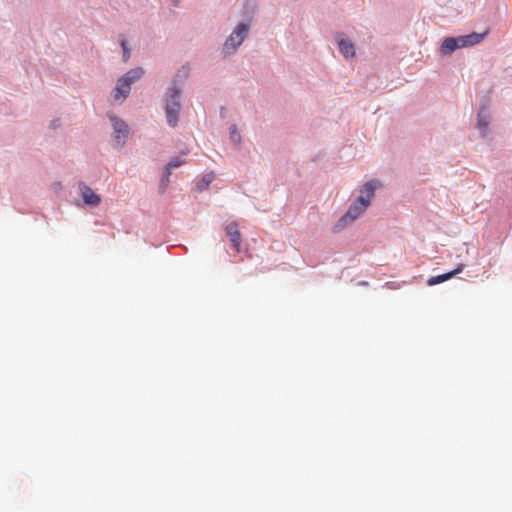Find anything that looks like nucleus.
Wrapping results in <instances>:
<instances>
[{"mask_svg":"<svg viewBox=\"0 0 512 512\" xmlns=\"http://www.w3.org/2000/svg\"><path fill=\"white\" fill-rule=\"evenodd\" d=\"M456 49H457V44H456V40L454 39V37L446 38L443 41L441 48H440L441 53L445 54V55L451 54Z\"/></svg>","mask_w":512,"mask_h":512,"instance_id":"nucleus-13","label":"nucleus"},{"mask_svg":"<svg viewBox=\"0 0 512 512\" xmlns=\"http://www.w3.org/2000/svg\"><path fill=\"white\" fill-rule=\"evenodd\" d=\"M120 44L122 46V49H123V58L125 61H127L130 57V50L129 48L127 47V42H126V39L124 36H120Z\"/></svg>","mask_w":512,"mask_h":512,"instance_id":"nucleus-15","label":"nucleus"},{"mask_svg":"<svg viewBox=\"0 0 512 512\" xmlns=\"http://www.w3.org/2000/svg\"><path fill=\"white\" fill-rule=\"evenodd\" d=\"M227 236L229 237L234 249L237 252L241 250V234L238 229V225L235 222L229 223L225 227Z\"/></svg>","mask_w":512,"mask_h":512,"instance_id":"nucleus-8","label":"nucleus"},{"mask_svg":"<svg viewBox=\"0 0 512 512\" xmlns=\"http://www.w3.org/2000/svg\"><path fill=\"white\" fill-rule=\"evenodd\" d=\"M230 134H231V139L234 141V142H237L240 138L239 134L237 133V130H236V126L235 125H232L230 127Z\"/></svg>","mask_w":512,"mask_h":512,"instance_id":"nucleus-17","label":"nucleus"},{"mask_svg":"<svg viewBox=\"0 0 512 512\" xmlns=\"http://www.w3.org/2000/svg\"><path fill=\"white\" fill-rule=\"evenodd\" d=\"M175 2H177L178 0H174Z\"/></svg>","mask_w":512,"mask_h":512,"instance_id":"nucleus-18","label":"nucleus"},{"mask_svg":"<svg viewBox=\"0 0 512 512\" xmlns=\"http://www.w3.org/2000/svg\"><path fill=\"white\" fill-rule=\"evenodd\" d=\"M488 125H489V116H488V114H487V113H485V111L482 109V110L478 113V117H477V126H478V128L480 129V131H481L482 135H486Z\"/></svg>","mask_w":512,"mask_h":512,"instance_id":"nucleus-12","label":"nucleus"},{"mask_svg":"<svg viewBox=\"0 0 512 512\" xmlns=\"http://www.w3.org/2000/svg\"><path fill=\"white\" fill-rule=\"evenodd\" d=\"M379 185H380L379 181L372 180V181H369V182L365 183V185L363 186L362 190L360 191V194L364 195V200L368 199V206L370 205L371 200L374 197L375 189Z\"/></svg>","mask_w":512,"mask_h":512,"instance_id":"nucleus-10","label":"nucleus"},{"mask_svg":"<svg viewBox=\"0 0 512 512\" xmlns=\"http://www.w3.org/2000/svg\"><path fill=\"white\" fill-rule=\"evenodd\" d=\"M248 25L241 23L231 33L229 38L224 44V51L226 54H231L242 44L248 33Z\"/></svg>","mask_w":512,"mask_h":512,"instance_id":"nucleus-4","label":"nucleus"},{"mask_svg":"<svg viewBox=\"0 0 512 512\" xmlns=\"http://www.w3.org/2000/svg\"><path fill=\"white\" fill-rule=\"evenodd\" d=\"M213 177L211 175H207L205 176L201 182L198 183V189L199 190H203L205 188H207L209 186V184L211 183Z\"/></svg>","mask_w":512,"mask_h":512,"instance_id":"nucleus-16","label":"nucleus"},{"mask_svg":"<svg viewBox=\"0 0 512 512\" xmlns=\"http://www.w3.org/2000/svg\"><path fill=\"white\" fill-rule=\"evenodd\" d=\"M180 108V90L175 87H171L166 98L165 111L168 124L172 127H175L178 123Z\"/></svg>","mask_w":512,"mask_h":512,"instance_id":"nucleus-2","label":"nucleus"},{"mask_svg":"<svg viewBox=\"0 0 512 512\" xmlns=\"http://www.w3.org/2000/svg\"><path fill=\"white\" fill-rule=\"evenodd\" d=\"M184 162L180 160L179 158L172 159L167 165H166V177L168 178L171 174L172 169L177 168L181 166Z\"/></svg>","mask_w":512,"mask_h":512,"instance_id":"nucleus-14","label":"nucleus"},{"mask_svg":"<svg viewBox=\"0 0 512 512\" xmlns=\"http://www.w3.org/2000/svg\"><path fill=\"white\" fill-rule=\"evenodd\" d=\"M144 71L142 68H134L129 70L122 78L117 82L114 89L113 98L114 100L125 99L128 97L131 85L143 75Z\"/></svg>","mask_w":512,"mask_h":512,"instance_id":"nucleus-1","label":"nucleus"},{"mask_svg":"<svg viewBox=\"0 0 512 512\" xmlns=\"http://www.w3.org/2000/svg\"><path fill=\"white\" fill-rule=\"evenodd\" d=\"M79 189L81 196L83 198V201L86 205L97 207L101 202V197L96 194L88 185L81 182L79 184Z\"/></svg>","mask_w":512,"mask_h":512,"instance_id":"nucleus-7","label":"nucleus"},{"mask_svg":"<svg viewBox=\"0 0 512 512\" xmlns=\"http://www.w3.org/2000/svg\"><path fill=\"white\" fill-rule=\"evenodd\" d=\"M338 46L345 58L354 57L355 56V48L352 42L347 39L339 38Z\"/></svg>","mask_w":512,"mask_h":512,"instance_id":"nucleus-11","label":"nucleus"},{"mask_svg":"<svg viewBox=\"0 0 512 512\" xmlns=\"http://www.w3.org/2000/svg\"><path fill=\"white\" fill-rule=\"evenodd\" d=\"M485 35L486 33L473 32L468 35L454 37L456 40L457 49L476 45L484 39Z\"/></svg>","mask_w":512,"mask_h":512,"instance_id":"nucleus-6","label":"nucleus"},{"mask_svg":"<svg viewBox=\"0 0 512 512\" xmlns=\"http://www.w3.org/2000/svg\"><path fill=\"white\" fill-rule=\"evenodd\" d=\"M463 269H464V264H459L456 267V269H454L453 271H450V272L445 273V274H441V275L430 277L428 279L427 283H428L429 286L440 284L442 282H445V281L451 279L455 275L461 273L463 271Z\"/></svg>","mask_w":512,"mask_h":512,"instance_id":"nucleus-9","label":"nucleus"},{"mask_svg":"<svg viewBox=\"0 0 512 512\" xmlns=\"http://www.w3.org/2000/svg\"><path fill=\"white\" fill-rule=\"evenodd\" d=\"M112 126L114 129L113 141L115 146L121 148L125 145L129 134L128 125L116 116H110Z\"/></svg>","mask_w":512,"mask_h":512,"instance_id":"nucleus-5","label":"nucleus"},{"mask_svg":"<svg viewBox=\"0 0 512 512\" xmlns=\"http://www.w3.org/2000/svg\"><path fill=\"white\" fill-rule=\"evenodd\" d=\"M368 207V199L364 200V195L360 194L358 198L350 205L348 211L339 219L337 227L344 228L347 224L357 219Z\"/></svg>","mask_w":512,"mask_h":512,"instance_id":"nucleus-3","label":"nucleus"}]
</instances>
